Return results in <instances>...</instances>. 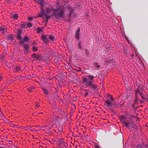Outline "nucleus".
Instances as JSON below:
<instances>
[{
	"label": "nucleus",
	"mask_w": 148,
	"mask_h": 148,
	"mask_svg": "<svg viewBox=\"0 0 148 148\" xmlns=\"http://www.w3.org/2000/svg\"><path fill=\"white\" fill-rule=\"evenodd\" d=\"M29 40V38L27 36H25L23 38V40L25 42H27Z\"/></svg>",
	"instance_id": "c756f323"
},
{
	"label": "nucleus",
	"mask_w": 148,
	"mask_h": 148,
	"mask_svg": "<svg viewBox=\"0 0 148 148\" xmlns=\"http://www.w3.org/2000/svg\"><path fill=\"white\" fill-rule=\"evenodd\" d=\"M137 148H143V146L141 145L138 144L137 146Z\"/></svg>",
	"instance_id": "ea45409f"
},
{
	"label": "nucleus",
	"mask_w": 148,
	"mask_h": 148,
	"mask_svg": "<svg viewBox=\"0 0 148 148\" xmlns=\"http://www.w3.org/2000/svg\"><path fill=\"white\" fill-rule=\"evenodd\" d=\"M88 87L92 90V91H96L97 90V86L95 84H91L90 85H89Z\"/></svg>",
	"instance_id": "39448f33"
},
{
	"label": "nucleus",
	"mask_w": 148,
	"mask_h": 148,
	"mask_svg": "<svg viewBox=\"0 0 148 148\" xmlns=\"http://www.w3.org/2000/svg\"><path fill=\"white\" fill-rule=\"evenodd\" d=\"M54 61H55V62H56V60H54Z\"/></svg>",
	"instance_id": "0e129e2a"
},
{
	"label": "nucleus",
	"mask_w": 148,
	"mask_h": 148,
	"mask_svg": "<svg viewBox=\"0 0 148 148\" xmlns=\"http://www.w3.org/2000/svg\"><path fill=\"white\" fill-rule=\"evenodd\" d=\"M137 108V107H136V108H135V109H137V108Z\"/></svg>",
	"instance_id": "e2e57ef3"
},
{
	"label": "nucleus",
	"mask_w": 148,
	"mask_h": 148,
	"mask_svg": "<svg viewBox=\"0 0 148 148\" xmlns=\"http://www.w3.org/2000/svg\"><path fill=\"white\" fill-rule=\"evenodd\" d=\"M130 122L127 123L126 122H125L124 124H123V126H125L128 128H130Z\"/></svg>",
	"instance_id": "f3484780"
},
{
	"label": "nucleus",
	"mask_w": 148,
	"mask_h": 148,
	"mask_svg": "<svg viewBox=\"0 0 148 148\" xmlns=\"http://www.w3.org/2000/svg\"><path fill=\"white\" fill-rule=\"evenodd\" d=\"M138 93L140 95H142V94H143V92L141 90H140L138 93Z\"/></svg>",
	"instance_id": "37998d69"
},
{
	"label": "nucleus",
	"mask_w": 148,
	"mask_h": 148,
	"mask_svg": "<svg viewBox=\"0 0 148 148\" xmlns=\"http://www.w3.org/2000/svg\"><path fill=\"white\" fill-rule=\"evenodd\" d=\"M22 30L21 29H20L18 30L17 31V35H21V33H22Z\"/></svg>",
	"instance_id": "473e14b6"
},
{
	"label": "nucleus",
	"mask_w": 148,
	"mask_h": 148,
	"mask_svg": "<svg viewBox=\"0 0 148 148\" xmlns=\"http://www.w3.org/2000/svg\"><path fill=\"white\" fill-rule=\"evenodd\" d=\"M11 148H17V146H16L14 145H12L11 146Z\"/></svg>",
	"instance_id": "49530a36"
},
{
	"label": "nucleus",
	"mask_w": 148,
	"mask_h": 148,
	"mask_svg": "<svg viewBox=\"0 0 148 148\" xmlns=\"http://www.w3.org/2000/svg\"><path fill=\"white\" fill-rule=\"evenodd\" d=\"M43 16H45L46 17V23H47L48 22L49 19L50 17V16L45 13L44 10L42 9L41 12L39 13L38 14V16L39 17H42Z\"/></svg>",
	"instance_id": "7ed1b4c3"
},
{
	"label": "nucleus",
	"mask_w": 148,
	"mask_h": 148,
	"mask_svg": "<svg viewBox=\"0 0 148 148\" xmlns=\"http://www.w3.org/2000/svg\"><path fill=\"white\" fill-rule=\"evenodd\" d=\"M44 11L45 12V13L47 14V15H48L50 14L51 13V10L47 8L45 10H44Z\"/></svg>",
	"instance_id": "6ab92c4d"
},
{
	"label": "nucleus",
	"mask_w": 148,
	"mask_h": 148,
	"mask_svg": "<svg viewBox=\"0 0 148 148\" xmlns=\"http://www.w3.org/2000/svg\"><path fill=\"white\" fill-rule=\"evenodd\" d=\"M42 29L41 28H40V27H38L37 29L36 32L37 33H39L40 32H42Z\"/></svg>",
	"instance_id": "cd10ccee"
},
{
	"label": "nucleus",
	"mask_w": 148,
	"mask_h": 148,
	"mask_svg": "<svg viewBox=\"0 0 148 148\" xmlns=\"http://www.w3.org/2000/svg\"><path fill=\"white\" fill-rule=\"evenodd\" d=\"M84 94V96L85 97L88 96L89 93L90 92V91L89 90H87L84 89L83 90Z\"/></svg>",
	"instance_id": "ddd939ff"
},
{
	"label": "nucleus",
	"mask_w": 148,
	"mask_h": 148,
	"mask_svg": "<svg viewBox=\"0 0 148 148\" xmlns=\"http://www.w3.org/2000/svg\"><path fill=\"white\" fill-rule=\"evenodd\" d=\"M5 59V57L4 55L1 54L0 56V60L1 61H4Z\"/></svg>",
	"instance_id": "b1692460"
},
{
	"label": "nucleus",
	"mask_w": 148,
	"mask_h": 148,
	"mask_svg": "<svg viewBox=\"0 0 148 148\" xmlns=\"http://www.w3.org/2000/svg\"><path fill=\"white\" fill-rule=\"evenodd\" d=\"M141 95V97L143 99H146V98H145L144 97V96L143 95V93L142 94V95Z\"/></svg>",
	"instance_id": "c03bdc74"
},
{
	"label": "nucleus",
	"mask_w": 148,
	"mask_h": 148,
	"mask_svg": "<svg viewBox=\"0 0 148 148\" xmlns=\"http://www.w3.org/2000/svg\"><path fill=\"white\" fill-rule=\"evenodd\" d=\"M95 77L92 75H88L82 77V81L85 86H88L91 84L93 82Z\"/></svg>",
	"instance_id": "f257e3e1"
},
{
	"label": "nucleus",
	"mask_w": 148,
	"mask_h": 148,
	"mask_svg": "<svg viewBox=\"0 0 148 148\" xmlns=\"http://www.w3.org/2000/svg\"><path fill=\"white\" fill-rule=\"evenodd\" d=\"M58 144L60 147L64 146L65 148H66L67 144L65 141H64L62 139H61L59 140L58 142Z\"/></svg>",
	"instance_id": "20e7f679"
},
{
	"label": "nucleus",
	"mask_w": 148,
	"mask_h": 148,
	"mask_svg": "<svg viewBox=\"0 0 148 148\" xmlns=\"http://www.w3.org/2000/svg\"><path fill=\"white\" fill-rule=\"evenodd\" d=\"M36 1L40 5L41 10H42V9H43V5L42 4L44 2V0H36Z\"/></svg>",
	"instance_id": "0eeeda50"
},
{
	"label": "nucleus",
	"mask_w": 148,
	"mask_h": 148,
	"mask_svg": "<svg viewBox=\"0 0 148 148\" xmlns=\"http://www.w3.org/2000/svg\"><path fill=\"white\" fill-rule=\"evenodd\" d=\"M21 35H17V36H16L17 38L19 40L21 39Z\"/></svg>",
	"instance_id": "e433bc0d"
},
{
	"label": "nucleus",
	"mask_w": 148,
	"mask_h": 148,
	"mask_svg": "<svg viewBox=\"0 0 148 148\" xmlns=\"http://www.w3.org/2000/svg\"><path fill=\"white\" fill-rule=\"evenodd\" d=\"M42 40L46 43H47L49 42L48 38H47L46 36L42 35L41 36Z\"/></svg>",
	"instance_id": "1a4fd4ad"
},
{
	"label": "nucleus",
	"mask_w": 148,
	"mask_h": 148,
	"mask_svg": "<svg viewBox=\"0 0 148 148\" xmlns=\"http://www.w3.org/2000/svg\"><path fill=\"white\" fill-rule=\"evenodd\" d=\"M32 49L33 51L34 52L37 51L38 50V48L35 47H33Z\"/></svg>",
	"instance_id": "7c9ffc66"
},
{
	"label": "nucleus",
	"mask_w": 148,
	"mask_h": 148,
	"mask_svg": "<svg viewBox=\"0 0 148 148\" xmlns=\"http://www.w3.org/2000/svg\"><path fill=\"white\" fill-rule=\"evenodd\" d=\"M35 105L36 109L40 107V106L39 105L38 103H35Z\"/></svg>",
	"instance_id": "4c0bfd02"
},
{
	"label": "nucleus",
	"mask_w": 148,
	"mask_h": 148,
	"mask_svg": "<svg viewBox=\"0 0 148 148\" xmlns=\"http://www.w3.org/2000/svg\"><path fill=\"white\" fill-rule=\"evenodd\" d=\"M0 116H1L2 118L4 117V115L1 110L0 111Z\"/></svg>",
	"instance_id": "58836bf2"
},
{
	"label": "nucleus",
	"mask_w": 148,
	"mask_h": 148,
	"mask_svg": "<svg viewBox=\"0 0 148 148\" xmlns=\"http://www.w3.org/2000/svg\"><path fill=\"white\" fill-rule=\"evenodd\" d=\"M82 105H84V104H82Z\"/></svg>",
	"instance_id": "774afa93"
},
{
	"label": "nucleus",
	"mask_w": 148,
	"mask_h": 148,
	"mask_svg": "<svg viewBox=\"0 0 148 148\" xmlns=\"http://www.w3.org/2000/svg\"><path fill=\"white\" fill-rule=\"evenodd\" d=\"M24 49L27 50L29 48V46L27 44L25 45H24Z\"/></svg>",
	"instance_id": "f704fd0d"
},
{
	"label": "nucleus",
	"mask_w": 148,
	"mask_h": 148,
	"mask_svg": "<svg viewBox=\"0 0 148 148\" xmlns=\"http://www.w3.org/2000/svg\"><path fill=\"white\" fill-rule=\"evenodd\" d=\"M33 26L32 24L30 23H27V28L28 27H32Z\"/></svg>",
	"instance_id": "393cba45"
},
{
	"label": "nucleus",
	"mask_w": 148,
	"mask_h": 148,
	"mask_svg": "<svg viewBox=\"0 0 148 148\" xmlns=\"http://www.w3.org/2000/svg\"><path fill=\"white\" fill-rule=\"evenodd\" d=\"M10 125L12 126V127H13L14 126V125L12 124H10Z\"/></svg>",
	"instance_id": "13d9d810"
},
{
	"label": "nucleus",
	"mask_w": 148,
	"mask_h": 148,
	"mask_svg": "<svg viewBox=\"0 0 148 148\" xmlns=\"http://www.w3.org/2000/svg\"><path fill=\"white\" fill-rule=\"evenodd\" d=\"M69 10L70 11V13L69 14V16L70 18H71V16L72 13H73V10L72 9L70 8L69 9Z\"/></svg>",
	"instance_id": "2f4dec72"
},
{
	"label": "nucleus",
	"mask_w": 148,
	"mask_h": 148,
	"mask_svg": "<svg viewBox=\"0 0 148 148\" xmlns=\"http://www.w3.org/2000/svg\"><path fill=\"white\" fill-rule=\"evenodd\" d=\"M30 130L32 132H37L36 130L34 129H31Z\"/></svg>",
	"instance_id": "de8ad7c7"
},
{
	"label": "nucleus",
	"mask_w": 148,
	"mask_h": 148,
	"mask_svg": "<svg viewBox=\"0 0 148 148\" xmlns=\"http://www.w3.org/2000/svg\"><path fill=\"white\" fill-rule=\"evenodd\" d=\"M6 65L9 69H11V67L12 65V63L7 62L6 63Z\"/></svg>",
	"instance_id": "5701e85b"
},
{
	"label": "nucleus",
	"mask_w": 148,
	"mask_h": 148,
	"mask_svg": "<svg viewBox=\"0 0 148 148\" xmlns=\"http://www.w3.org/2000/svg\"><path fill=\"white\" fill-rule=\"evenodd\" d=\"M130 127L133 128H134L136 129V126L134 124L130 122Z\"/></svg>",
	"instance_id": "412c9836"
},
{
	"label": "nucleus",
	"mask_w": 148,
	"mask_h": 148,
	"mask_svg": "<svg viewBox=\"0 0 148 148\" xmlns=\"http://www.w3.org/2000/svg\"><path fill=\"white\" fill-rule=\"evenodd\" d=\"M53 11L54 14L56 18L62 17L64 12V7L62 6H60L56 9H54Z\"/></svg>",
	"instance_id": "f03ea898"
},
{
	"label": "nucleus",
	"mask_w": 148,
	"mask_h": 148,
	"mask_svg": "<svg viewBox=\"0 0 148 148\" xmlns=\"http://www.w3.org/2000/svg\"><path fill=\"white\" fill-rule=\"evenodd\" d=\"M95 148H99V147L98 145H95Z\"/></svg>",
	"instance_id": "09e8293b"
},
{
	"label": "nucleus",
	"mask_w": 148,
	"mask_h": 148,
	"mask_svg": "<svg viewBox=\"0 0 148 148\" xmlns=\"http://www.w3.org/2000/svg\"><path fill=\"white\" fill-rule=\"evenodd\" d=\"M110 100L112 101H113L114 100V99L112 96L110 97Z\"/></svg>",
	"instance_id": "3c124183"
},
{
	"label": "nucleus",
	"mask_w": 148,
	"mask_h": 148,
	"mask_svg": "<svg viewBox=\"0 0 148 148\" xmlns=\"http://www.w3.org/2000/svg\"><path fill=\"white\" fill-rule=\"evenodd\" d=\"M9 141L10 142H12V141Z\"/></svg>",
	"instance_id": "338daca9"
},
{
	"label": "nucleus",
	"mask_w": 148,
	"mask_h": 148,
	"mask_svg": "<svg viewBox=\"0 0 148 148\" xmlns=\"http://www.w3.org/2000/svg\"><path fill=\"white\" fill-rule=\"evenodd\" d=\"M21 27L22 28H27V23H24V24H23L21 25Z\"/></svg>",
	"instance_id": "bb28decb"
},
{
	"label": "nucleus",
	"mask_w": 148,
	"mask_h": 148,
	"mask_svg": "<svg viewBox=\"0 0 148 148\" xmlns=\"http://www.w3.org/2000/svg\"><path fill=\"white\" fill-rule=\"evenodd\" d=\"M42 89L44 93L46 95H48V92L47 90L45 88H42Z\"/></svg>",
	"instance_id": "4be33fe9"
},
{
	"label": "nucleus",
	"mask_w": 148,
	"mask_h": 148,
	"mask_svg": "<svg viewBox=\"0 0 148 148\" xmlns=\"http://www.w3.org/2000/svg\"><path fill=\"white\" fill-rule=\"evenodd\" d=\"M120 119L121 121L124 124L125 121V117L124 116H121L120 118Z\"/></svg>",
	"instance_id": "dca6fc26"
},
{
	"label": "nucleus",
	"mask_w": 148,
	"mask_h": 148,
	"mask_svg": "<svg viewBox=\"0 0 148 148\" xmlns=\"http://www.w3.org/2000/svg\"><path fill=\"white\" fill-rule=\"evenodd\" d=\"M82 106L84 108H85V107H84V106Z\"/></svg>",
	"instance_id": "680f3d73"
},
{
	"label": "nucleus",
	"mask_w": 148,
	"mask_h": 148,
	"mask_svg": "<svg viewBox=\"0 0 148 148\" xmlns=\"http://www.w3.org/2000/svg\"><path fill=\"white\" fill-rule=\"evenodd\" d=\"M105 102V103L104 104V107H110L113 105L112 103L108 100H107Z\"/></svg>",
	"instance_id": "423d86ee"
},
{
	"label": "nucleus",
	"mask_w": 148,
	"mask_h": 148,
	"mask_svg": "<svg viewBox=\"0 0 148 148\" xmlns=\"http://www.w3.org/2000/svg\"><path fill=\"white\" fill-rule=\"evenodd\" d=\"M55 37L52 35L50 36L49 38L52 41H53L54 40Z\"/></svg>",
	"instance_id": "c85d7f7f"
},
{
	"label": "nucleus",
	"mask_w": 148,
	"mask_h": 148,
	"mask_svg": "<svg viewBox=\"0 0 148 148\" xmlns=\"http://www.w3.org/2000/svg\"><path fill=\"white\" fill-rule=\"evenodd\" d=\"M11 81H12V82H14V80H11Z\"/></svg>",
	"instance_id": "bf43d9fd"
},
{
	"label": "nucleus",
	"mask_w": 148,
	"mask_h": 148,
	"mask_svg": "<svg viewBox=\"0 0 148 148\" xmlns=\"http://www.w3.org/2000/svg\"><path fill=\"white\" fill-rule=\"evenodd\" d=\"M85 52L86 55L88 56L89 54V53L87 49H86L85 50Z\"/></svg>",
	"instance_id": "a19ab883"
},
{
	"label": "nucleus",
	"mask_w": 148,
	"mask_h": 148,
	"mask_svg": "<svg viewBox=\"0 0 148 148\" xmlns=\"http://www.w3.org/2000/svg\"><path fill=\"white\" fill-rule=\"evenodd\" d=\"M0 31L3 34L7 32V29L4 27H0Z\"/></svg>",
	"instance_id": "9d476101"
},
{
	"label": "nucleus",
	"mask_w": 148,
	"mask_h": 148,
	"mask_svg": "<svg viewBox=\"0 0 148 148\" xmlns=\"http://www.w3.org/2000/svg\"><path fill=\"white\" fill-rule=\"evenodd\" d=\"M60 112L61 113L62 115H64L65 113L64 111H62V110H60Z\"/></svg>",
	"instance_id": "79ce46f5"
},
{
	"label": "nucleus",
	"mask_w": 148,
	"mask_h": 148,
	"mask_svg": "<svg viewBox=\"0 0 148 148\" xmlns=\"http://www.w3.org/2000/svg\"><path fill=\"white\" fill-rule=\"evenodd\" d=\"M140 102L141 103H143V101L142 100V101H140Z\"/></svg>",
	"instance_id": "4d7b16f0"
},
{
	"label": "nucleus",
	"mask_w": 148,
	"mask_h": 148,
	"mask_svg": "<svg viewBox=\"0 0 148 148\" xmlns=\"http://www.w3.org/2000/svg\"><path fill=\"white\" fill-rule=\"evenodd\" d=\"M138 99L137 97V95H136L135 100L134 101V104H133L132 105L133 108H134V106L137 103V101H138Z\"/></svg>",
	"instance_id": "a211bd4d"
},
{
	"label": "nucleus",
	"mask_w": 148,
	"mask_h": 148,
	"mask_svg": "<svg viewBox=\"0 0 148 148\" xmlns=\"http://www.w3.org/2000/svg\"><path fill=\"white\" fill-rule=\"evenodd\" d=\"M32 18L31 17H29L28 18V20L29 21H31L32 20Z\"/></svg>",
	"instance_id": "8fccbe9b"
},
{
	"label": "nucleus",
	"mask_w": 148,
	"mask_h": 148,
	"mask_svg": "<svg viewBox=\"0 0 148 148\" xmlns=\"http://www.w3.org/2000/svg\"><path fill=\"white\" fill-rule=\"evenodd\" d=\"M2 77L0 75V81H1V79H2Z\"/></svg>",
	"instance_id": "5fc2aeb1"
},
{
	"label": "nucleus",
	"mask_w": 148,
	"mask_h": 148,
	"mask_svg": "<svg viewBox=\"0 0 148 148\" xmlns=\"http://www.w3.org/2000/svg\"><path fill=\"white\" fill-rule=\"evenodd\" d=\"M56 127L57 128L58 131L59 132H60L62 131L63 128L60 125H56Z\"/></svg>",
	"instance_id": "9b49d317"
},
{
	"label": "nucleus",
	"mask_w": 148,
	"mask_h": 148,
	"mask_svg": "<svg viewBox=\"0 0 148 148\" xmlns=\"http://www.w3.org/2000/svg\"><path fill=\"white\" fill-rule=\"evenodd\" d=\"M34 90L35 88L34 87H29L27 89V90L30 92H34Z\"/></svg>",
	"instance_id": "4468645a"
},
{
	"label": "nucleus",
	"mask_w": 148,
	"mask_h": 148,
	"mask_svg": "<svg viewBox=\"0 0 148 148\" xmlns=\"http://www.w3.org/2000/svg\"><path fill=\"white\" fill-rule=\"evenodd\" d=\"M55 132L56 133H58L59 132L58 131V130H57H57H55Z\"/></svg>",
	"instance_id": "864d4df0"
},
{
	"label": "nucleus",
	"mask_w": 148,
	"mask_h": 148,
	"mask_svg": "<svg viewBox=\"0 0 148 148\" xmlns=\"http://www.w3.org/2000/svg\"><path fill=\"white\" fill-rule=\"evenodd\" d=\"M82 106L84 108H85V107H84V106Z\"/></svg>",
	"instance_id": "052dcab7"
},
{
	"label": "nucleus",
	"mask_w": 148,
	"mask_h": 148,
	"mask_svg": "<svg viewBox=\"0 0 148 148\" xmlns=\"http://www.w3.org/2000/svg\"><path fill=\"white\" fill-rule=\"evenodd\" d=\"M80 32V28H78L77 30V31L75 33V37L76 38H77L78 40L79 39V35Z\"/></svg>",
	"instance_id": "6e6552de"
},
{
	"label": "nucleus",
	"mask_w": 148,
	"mask_h": 148,
	"mask_svg": "<svg viewBox=\"0 0 148 148\" xmlns=\"http://www.w3.org/2000/svg\"><path fill=\"white\" fill-rule=\"evenodd\" d=\"M18 17V16L17 14H15L13 16V18L14 20H16Z\"/></svg>",
	"instance_id": "a878e982"
},
{
	"label": "nucleus",
	"mask_w": 148,
	"mask_h": 148,
	"mask_svg": "<svg viewBox=\"0 0 148 148\" xmlns=\"http://www.w3.org/2000/svg\"><path fill=\"white\" fill-rule=\"evenodd\" d=\"M78 47L79 48V49L81 50L82 49V48L81 47V42H78Z\"/></svg>",
	"instance_id": "72a5a7b5"
},
{
	"label": "nucleus",
	"mask_w": 148,
	"mask_h": 148,
	"mask_svg": "<svg viewBox=\"0 0 148 148\" xmlns=\"http://www.w3.org/2000/svg\"><path fill=\"white\" fill-rule=\"evenodd\" d=\"M140 90L139 89V88H138L136 89L135 90V93L136 95H137L138 94V92Z\"/></svg>",
	"instance_id": "c9c22d12"
},
{
	"label": "nucleus",
	"mask_w": 148,
	"mask_h": 148,
	"mask_svg": "<svg viewBox=\"0 0 148 148\" xmlns=\"http://www.w3.org/2000/svg\"><path fill=\"white\" fill-rule=\"evenodd\" d=\"M27 50H26L25 49H24V52H25H25H27Z\"/></svg>",
	"instance_id": "603ef678"
},
{
	"label": "nucleus",
	"mask_w": 148,
	"mask_h": 148,
	"mask_svg": "<svg viewBox=\"0 0 148 148\" xmlns=\"http://www.w3.org/2000/svg\"><path fill=\"white\" fill-rule=\"evenodd\" d=\"M49 129H48V130L49 131Z\"/></svg>",
	"instance_id": "69168bd1"
},
{
	"label": "nucleus",
	"mask_w": 148,
	"mask_h": 148,
	"mask_svg": "<svg viewBox=\"0 0 148 148\" xmlns=\"http://www.w3.org/2000/svg\"><path fill=\"white\" fill-rule=\"evenodd\" d=\"M14 36L12 34H9L8 35V36L7 37V39L10 40L12 41L14 40Z\"/></svg>",
	"instance_id": "f8f14e48"
},
{
	"label": "nucleus",
	"mask_w": 148,
	"mask_h": 148,
	"mask_svg": "<svg viewBox=\"0 0 148 148\" xmlns=\"http://www.w3.org/2000/svg\"><path fill=\"white\" fill-rule=\"evenodd\" d=\"M147 97H148V98H146V99H146V100H147L148 101V96H147Z\"/></svg>",
	"instance_id": "6e6d98bb"
},
{
	"label": "nucleus",
	"mask_w": 148,
	"mask_h": 148,
	"mask_svg": "<svg viewBox=\"0 0 148 148\" xmlns=\"http://www.w3.org/2000/svg\"><path fill=\"white\" fill-rule=\"evenodd\" d=\"M95 65L97 68H99L100 67L99 65H98L97 63L95 64Z\"/></svg>",
	"instance_id": "a18cd8bd"
},
{
	"label": "nucleus",
	"mask_w": 148,
	"mask_h": 148,
	"mask_svg": "<svg viewBox=\"0 0 148 148\" xmlns=\"http://www.w3.org/2000/svg\"><path fill=\"white\" fill-rule=\"evenodd\" d=\"M32 57L33 58L36 60L39 59L40 58V56L36 55L35 53H34L32 55Z\"/></svg>",
	"instance_id": "2eb2a0df"
},
{
	"label": "nucleus",
	"mask_w": 148,
	"mask_h": 148,
	"mask_svg": "<svg viewBox=\"0 0 148 148\" xmlns=\"http://www.w3.org/2000/svg\"><path fill=\"white\" fill-rule=\"evenodd\" d=\"M20 67L18 66H16L15 69H14V72L15 73H16L20 70Z\"/></svg>",
	"instance_id": "aec40b11"
}]
</instances>
